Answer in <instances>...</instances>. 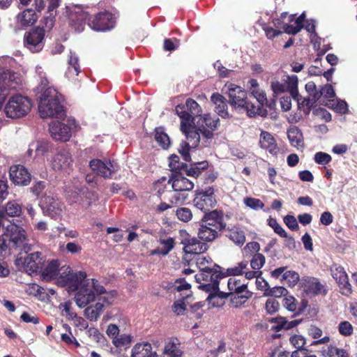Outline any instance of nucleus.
Instances as JSON below:
<instances>
[{
    "mask_svg": "<svg viewBox=\"0 0 357 357\" xmlns=\"http://www.w3.org/2000/svg\"><path fill=\"white\" fill-rule=\"evenodd\" d=\"M60 264L58 260H52L43 268L41 278L45 281H50L52 280H56L57 282V278L59 275L60 271Z\"/></svg>",
    "mask_w": 357,
    "mask_h": 357,
    "instance_id": "obj_26",
    "label": "nucleus"
},
{
    "mask_svg": "<svg viewBox=\"0 0 357 357\" xmlns=\"http://www.w3.org/2000/svg\"><path fill=\"white\" fill-rule=\"evenodd\" d=\"M68 68L66 72V76L68 79L72 78L73 76L78 75L80 72V66L79 63V57L77 54L70 51L68 59Z\"/></svg>",
    "mask_w": 357,
    "mask_h": 357,
    "instance_id": "obj_31",
    "label": "nucleus"
},
{
    "mask_svg": "<svg viewBox=\"0 0 357 357\" xmlns=\"http://www.w3.org/2000/svg\"><path fill=\"white\" fill-rule=\"evenodd\" d=\"M179 342L176 338H172L165 344V354L170 357H181L182 351L179 349Z\"/></svg>",
    "mask_w": 357,
    "mask_h": 357,
    "instance_id": "obj_37",
    "label": "nucleus"
},
{
    "mask_svg": "<svg viewBox=\"0 0 357 357\" xmlns=\"http://www.w3.org/2000/svg\"><path fill=\"white\" fill-rule=\"evenodd\" d=\"M188 299H185V297H183L182 299L174 302L173 310L176 314L181 315L184 313L187 307L186 303H188Z\"/></svg>",
    "mask_w": 357,
    "mask_h": 357,
    "instance_id": "obj_59",
    "label": "nucleus"
},
{
    "mask_svg": "<svg viewBox=\"0 0 357 357\" xmlns=\"http://www.w3.org/2000/svg\"><path fill=\"white\" fill-rule=\"evenodd\" d=\"M181 243L183 245V251L185 254L199 255L207 250L208 246L195 237L185 238L182 240Z\"/></svg>",
    "mask_w": 357,
    "mask_h": 357,
    "instance_id": "obj_22",
    "label": "nucleus"
},
{
    "mask_svg": "<svg viewBox=\"0 0 357 357\" xmlns=\"http://www.w3.org/2000/svg\"><path fill=\"white\" fill-rule=\"evenodd\" d=\"M62 96L54 88L47 87L42 93L38 102V111L42 118H60L64 115L61 105Z\"/></svg>",
    "mask_w": 357,
    "mask_h": 357,
    "instance_id": "obj_5",
    "label": "nucleus"
},
{
    "mask_svg": "<svg viewBox=\"0 0 357 357\" xmlns=\"http://www.w3.org/2000/svg\"><path fill=\"white\" fill-rule=\"evenodd\" d=\"M227 287L229 290V294H232L233 293L244 291L247 289V285L245 284H241L239 280H236L235 278H230L227 281Z\"/></svg>",
    "mask_w": 357,
    "mask_h": 357,
    "instance_id": "obj_48",
    "label": "nucleus"
},
{
    "mask_svg": "<svg viewBox=\"0 0 357 357\" xmlns=\"http://www.w3.org/2000/svg\"><path fill=\"white\" fill-rule=\"evenodd\" d=\"M208 164L206 160L194 162L191 164L189 168H185L186 174L197 178L201 174L202 172L208 167Z\"/></svg>",
    "mask_w": 357,
    "mask_h": 357,
    "instance_id": "obj_38",
    "label": "nucleus"
},
{
    "mask_svg": "<svg viewBox=\"0 0 357 357\" xmlns=\"http://www.w3.org/2000/svg\"><path fill=\"white\" fill-rule=\"evenodd\" d=\"M89 167L93 172L104 178H112L119 169L116 162L108 160L93 159L89 162Z\"/></svg>",
    "mask_w": 357,
    "mask_h": 357,
    "instance_id": "obj_16",
    "label": "nucleus"
},
{
    "mask_svg": "<svg viewBox=\"0 0 357 357\" xmlns=\"http://www.w3.org/2000/svg\"><path fill=\"white\" fill-rule=\"evenodd\" d=\"M131 357H158L157 353L152 351L149 342L136 344L132 349Z\"/></svg>",
    "mask_w": 357,
    "mask_h": 357,
    "instance_id": "obj_29",
    "label": "nucleus"
},
{
    "mask_svg": "<svg viewBox=\"0 0 357 357\" xmlns=\"http://www.w3.org/2000/svg\"><path fill=\"white\" fill-rule=\"evenodd\" d=\"M31 146L35 148L37 155H43L51 151L52 149V144L47 141H38L36 143H32Z\"/></svg>",
    "mask_w": 357,
    "mask_h": 357,
    "instance_id": "obj_43",
    "label": "nucleus"
},
{
    "mask_svg": "<svg viewBox=\"0 0 357 357\" xmlns=\"http://www.w3.org/2000/svg\"><path fill=\"white\" fill-rule=\"evenodd\" d=\"M104 304L97 302L84 310V316L91 321H96L102 313Z\"/></svg>",
    "mask_w": 357,
    "mask_h": 357,
    "instance_id": "obj_33",
    "label": "nucleus"
},
{
    "mask_svg": "<svg viewBox=\"0 0 357 357\" xmlns=\"http://www.w3.org/2000/svg\"><path fill=\"white\" fill-rule=\"evenodd\" d=\"M10 180L18 185H27L31 179V174L20 165L12 166L10 169Z\"/></svg>",
    "mask_w": 357,
    "mask_h": 357,
    "instance_id": "obj_21",
    "label": "nucleus"
},
{
    "mask_svg": "<svg viewBox=\"0 0 357 357\" xmlns=\"http://www.w3.org/2000/svg\"><path fill=\"white\" fill-rule=\"evenodd\" d=\"M268 225L273 228L274 231L280 236H286L285 230L279 225L275 218H269L267 220Z\"/></svg>",
    "mask_w": 357,
    "mask_h": 357,
    "instance_id": "obj_63",
    "label": "nucleus"
},
{
    "mask_svg": "<svg viewBox=\"0 0 357 357\" xmlns=\"http://www.w3.org/2000/svg\"><path fill=\"white\" fill-rule=\"evenodd\" d=\"M50 132L55 140L67 142L72 135V128L60 121H52L50 124Z\"/></svg>",
    "mask_w": 357,
    "mask_h": 357,
    "instance_id": "obj_19",
    "label": "nucleus"
},
{
    "mask_svg": "<svg viewBox=\"0 0 357 357\" xmlns=\"http://www.w3.org/2000/svg\"><path fill=\"white\" fill-rule=\"evenodd\" d=\"M331 275L333 279L339 284L341 281L346 279V277L348 276L344 268L337 264H333L331 267Z\"/></svg>",
    "mask_w": 357,
    "mask_h": 357,
    "instance_id": "obj_46",
    "label": "nucleus"
},
{
    "mask_svg": "<svg viewBox=\"0 0 357 357\" xmlns=\"http://www.w3.org/2000/svg\"><path fill=\"white\" fill-rule=\"evenodd\" d=\"M219 232L202 222L198 230V237L203 241L211 242L218 237Z\"/></svg>",
    "mask_w": 357,
    "mask_h": 357,
    "instance_id": "obj_32",
    "label": "nucleus"
},
{
    "mask_svg": "<svg viewBox=\"0 0 357 357\" xmlns=\"http://www.w3.org/2000/svg\"><path fill=\"white\" fill-rule=\"evenodd\" d=\"M75 301L79 307H84L95 301L98 295L106 292L105 287L96 279H85L76 289Z\"/></svg>",
    "mask_w": 357,
    "mask_h": 357,
    "instance_id": "obj_6",
    "label": "nucleus"
},
{
    "mask_svg": "<svg viewBox=\"0 0 357 357\" xmlns=\"http://www.w3.org/2000/svg\"><path fill=\"white\" fill-rule=\"evenodd\" d=\"M214 189L208 187L205 190H196L193 199L194 206L199 210L206 213L216 205Z\"/></svg>",
    "mask_w": 357,
    "mask_h": 357,
    "instance_id": "obj_14",
    "label": "nucleus"
},
{
    "mask_svg": "<svg viewBox=\"0 0 357 357\" xmlns=\"http://www.w3.org/2000/svg\"><path fill=\"white\" fill-rule=\"evenodd\" d=\"M206 293L208 296L206 298L208 303L213 307H221L225 303V299L229 296L228 293L220 291L217 284L212 286H206Z\"/></svg>",
    "mask_w": 357,
    "mask_h": 357,
    "instance_id": "obj_24",
    "label": "nucleus"
},
{
    "mask_svg": "<svg viewBox=\"0 0 357 357\" xmlns=\"http://www.w3.org/2000/svg\"><path fill=\"white\" fill-rule=\"evenodd\" d=\"M171 184L174 193L170 192L168 197L169 202L172 204H183L188 198L186 192L191 191L195 183L189 178L181 174H172L167 181Z\"/></svg>",
    "mask_w": 357,
    "mask_h": 357,
    "instance_id": "obj_7",
    "label": "nucleus"
},
{
    "mask_svg": "<svg viewBox=\"0 0 357 357\" xmlns=\"http://www.w3.org/2000/svg\"><path fill=\"white\" fill-rule=\"evenodd\" d=\"M247 261H241L238 264L237 266L227 268L226 272L227 275L233 276L241 275L244 269L247 267Z\"/></svg>",
    "mask_w": 357,
    "mask_h": 357,
    "instance_id": "obj_57",
    "label": "nucleus"
},
{
    "mask_svg": "<svg viewBox=\"0 0 357 357\" xmlns=\"http://www.w3.org/2000/svg\"><path fill=\"white\" fill-rule=\"evenodd\" d=\"M265 264V257L260 253L254 255L251 261L250 266L253 270H259Z\"/></svg>",
    "mask_w": 357,
    "mask_h": 357,
    "instance_id": "obj_55",
    "label": "nucleus"
},
{
    "mask_svg": "<svg viewBox=\"0 0 357 357\" xmlns=\"http://www.w3.org/2000/svg\"><path fill=\"white\" fill-rule=\"evenodd\" d=\"M32 107L31 100L21 94H14L8 98L3 112L8 118L16 119L25 116Z\"/></svg>",
    "mask_w": 357,
    "mask_h": 357,
    "instance_id": "obj_8",
    "label": "nucleus"
},
{
    "mask_svg": "<svg viewBox=\"0 0 357 357\" xmlns=\"http://www.w3.org/2000/svg\"><path fill=\"white\" fill-rule=\"evenodd\" d=\"M314 160L318 165H326L331 162L332 158L328 153L319 151L314 154Z\"/></svg>",
    "mask_w": 357,
    "mask_h": 357,
    "instance_id": "obj_53",
    "label": "nucleus"
},
{
    "mask_svg": "<svg viewBox=\"0 0 357 357\" xmlns=\"http://www.w3.org/2000/svg\"><path fill=\"white\" fill-rule=\"evenodd\" d=\"M133 337L128 334H122L112 340V342L116 347H129L132 341Z\"/></svg>",
    "mask_w": 357,
    "mask_h": 357,
    "instance_id": "obj_49",
    "label": "nucleus"
},
{
    "mask_svg": "<svg viewBox=\"0 0 357 357\" xmlns=\"http://www.w3.org/2000/svg\"><path fill=\"white\" fill-rule=\"evenodd\" d=\"M243 202L246 206L253 210L263 208L264 206V204L259 199L246 197L244 199Z\"/></svg>",
    "mask_w": 357,
    "mask_h": 357,
    "instance_id": "obj_56",
    "label": "nucleus"
},
{
    "mask_svg": "<svg viewBox=\"0 0 357 357\" xmlns=\"http://www.w3.org/2000/svg\"><path fill=\"white\" fill-rule=\"evenodd\" d=\"M160 243L161 246L152 250V255H167L174 248V241L172 238H167L166 239H160Z\"/></svg>",
    "mask_w": 357,
    "mask_h": 357,
    "instance_id": "obj_36",
    "label": "nucleus"
},
{
    "mask_svg": "<svg viewBox=\"0 0 357 357\" xmlns=\"http://www.w3.org/2000/svg\"><path fill=\"white\" fill-rule=\"evenodd\" d=\"M220 266L213 264V268L201 271L199 273L195 275V280L199 284V288L206 292V286H212L217 284L219 287V280L222 278L219 271Z\"/></svg>",
    "mask_w": 357,
    "mask_h": 357,
    "instance_id": "obj_15",
    "label": "nucleus"
},
{
    "mask_svg": "<svg viewBox=\"0 0 357 357\" xmlns=\"http://www.w3.org/2000/svg\"><path fill=\"white\" fill-rule=\"evenodd\" d=\"M271 323L274 324L272 326V330L275 331H280L282 329L289 330L301 323V320H292L287 321L284 317H278L275 318H272L269 320Z\"/></svg>",
    "mask_w": 357,
    "mask_h": 357,
    "instance_id": "obj_30",
    "label": "nucleus"
},
{
    "mask_svg": "<svg viewBox=\"0 0 357 357\" xmlns=\"http://www.w3.org/2000/svg\"><path fill=\"white\" fill-rule=\"evenodd\" d=\"M73 160L68 150H62L56 153L51 160L52 169L56 172L69 174L73 169Z\"/></svg>",
    "mask_w": 357,
    "mask_h": 357,
    "instance_id": "obj_18",
    "label": "nucleus"
},
{
    "mask_svg": "<svg viewBox=\"0 0 357 357\" xmlns=\"http://www.w3.org/2000/svg\"><path fill=\"white\" fill-rule=\"evenodd\" d=\"M284 82L287 91L289 92L293 98H296L298 96V77L295 75H288Z\"/></svg>",
    "mask_w": 357,
    "mask_h": 357,
    "instance_id": "obj_39",
    "label": "nucleus"
},
{
    "mask_svg": "<svg viewBox=\"0 0 357 357\" xmlns=\"http://www.w3.org/2000/svg\"><path fill=\"white\" fill-rule=\"evenodd\" d=\"M45 261L40 252H33L26 256L18 257L15 264L29 275L41 271Z\"/></svg>",
    "mask_w": 357,
    "mask_h": 357,
    "instance_id": "obj_10",
    "label": "nucleus"
},
{
    "mask_svg": "<svg viewBox=\"0 0 357 357\" xmlns=\"http://www.w3.org/2000/svg\"><path fill=\"white\" fill-rule=\"evenodd\" d=\"M306 287L310 293H312L314 294H319L322 292L325 293L324 286L314 278H310L307 280Z\"/></svg>",
    "mask_w": 357,
    "mask_h": 357,
    "instance_id": "obj_45",
    "label": "nucleus"
},
{
    "mask_svg": "<svg viewBox=\"0 0 357 357\" xmlns=\"http://www.w3.org/2000/svg\"><path fill=\"white\" fill-rule=\"evenodd\" d=\"M22 212V205L15 200L10 201L3 207L0 208V229L4 227L5 215L10 217H19Z\"/></svg>",
    "mask_w": 357,
    "mask_h": 357,
    "instance_id": "obj_25",
    "label": "nucleus"
},
{
    "mask_svg": "<svg viewBox=\"0 0 357 357\" xmlns=\"http://www.w3.org/2000/svg\"><path fill=\"white\" fill-rule=\"evenodd\" d=\"M197 265L199 267L200 271L212 268V260L208 257H199L197 259Z\"/></svg>",
    "mask_w": 357,
    "mask_h": 357,
    "instance_id": "obj_62",
    "label": "nucleus"
},
{
    "mask_svg": "<svg viewBox=\"0 0 357 357\" xmlns=\"http://www.w3.org/2000/svg\"><path fill=\"white\" fill-rule=\"evenodd\" d=\"M3 234L0 236V255L8 250H17L24 251L26 254L31 250V246L26 243V233L23 228L20 226L10 223L4 229Z\"/></svg>",
    "mask_w": 357,
    "mask_h": 357,
    "instance_id": "obj_4",
    "label": "nucleus"
},
{
    "mask_svg": "<svg viewBox=\"0 0 357 357\" xmlns=\"http://www.w3.org/2000/svg\"><path fill=\"white\" fill-rule=\"evenodd\" d=\"M45 33L43 28L35 27L24 35V46L32 53L40 52L45 46Z\"/></svg>",
    "mask_w": 357,
    "mask_h": 357,
    "instance_id": "obj_11",
    "label": "nucleus"
},
{
    "mask_svg": "<svg viewBox=\"0 0 357 357\" xmlns=\"http://www.w3.org/2000/svg\"><path fill=\"white\" fill-rule=\"evenodd\" d=\"M37 19L36 12L31 8L24 10L17 15V21L22 26H31L36 22Z\"/></svg>",
    "mask_w": 357,
    "mask_h": 357,
    "instance_id": "obj_34",
    "label": "nucleus"
},
{
    "mask_svg": "<svg viewBox=\"0 0 357 357\" xmlns=\"http://www.w3.org/2000/svg\"><path fill=\"white\" fill-rule=\"evenodd\" d=\"M271 87L275 96H278L287 91L286 84L278 80L272 81Z\"/></svg>",
    "mask_w": 357,
    "mask_h": 357,
    "instance_id": "obj_64",
    "label": "nucleus"
},
{
    "mask_svg": "<svg viewBox=\"0 0 357 357\" xmlns=\"http://www.w3.org/2000/svg\"><path fill=\"white\" fill-rule=\"evenodd\" d=\"M218 118L215 116L213 117L210 114H206L204 116H200L198 120V128L194 126L193 128L199 133L200 138L202 135L203 138L210 139L213 137V131L218 128Z\"/></svg>",
    "mask_w": 357,
    "mask_h": 357,
    "instance_id": "obj_17",
    "label": "nucleus"
},
{
    "mask_svg": "<svg viewBox=\"0 0 357 357\" xmlns=\"http://www.w3.org/2000/svg\"><path fill=\"white\" fill-rule=\"evenodd\" d=\"M223 90L229 96L230 105L239 113L245 112L250 117L259 115L266 116L267 110L256 107L247 100V93L240 86L233 83H227Z\"/></svg>",
    "mask_w": 357,
    "mask_h": 357,
    "instance_id": "obj_3",
    "label": "nucleus"
},
{
    "mask_svg": "<svg viewBox=\"0 0 357 357\" xmlns=\"http://www.w3.org/2000/svg\"><path fill=\"white\" fill-rule=\"evenodd\" d=\"M202 222L218 231H221L226 227L223 213L217 210L205 213L202 218Z\"/></svg>",
    "mask_w": 357,
    "mask_h": 357,
    "instance_id": "obj_20",
    "label": "nucleus"
},
{
    "mask_svg": "<svg viewBox=\"0 0 357 357\" xmlns=\"http://www.w3.org/2000/svg\"><path fill=\"white\" fill-rule=\"evenodd\" d=\"M297 100L298 106L299 109L303 108L304 112L306 114L310 113L311 109L314 107V103L310 98V97L307 98H301L299 96L296 98H294Z\"/></svg>",
    "mask_w": 357,
    "mask_h": 357,
    "instance_id": "obj_50",
    "label": "nucleus"
},
{
    "mask_svg": "<svg viewBox=\"0 0 357 357\" xmlns=\"http://www.w3.org/2000/svg\"><path fill=\"white\" fill-rule=\"evenodd\" d=\"M251 296L252 293L248 289H245L244 291H239L234 293V294H232L231 301L235 307H238L244 304Z\"/></svg>",
    "mask_w": 357,
    "mask_h": 357,
    "instance_id": "obj_41",
    "label": "nucleus"
},
{
    "mask_svg": "<svg viewBox=\"0 0 357 357\" xmlns=\"http://www.w3.org/2000/svg\"><path fill=\"white\" fill-rule=\"evenodd\" d=\"M169 167L172 171H178L187 168V165L185 163H181L178 157L176 155H172L169 158Z\"/></svg>",
    "mask_w": 357,
    "mask_h": 357,
    "instance_id": "obj_61",
    "label": "nucleus"
},
{
    "mask_svg": "<svg viewBox=\"0 0 357 357\" xmlns=\"http://www.w3.org/2000/svg\"><path fill=\"white\" fill-rule=\"evenodd\" d=\"M176 215L179 220L184 222H188L192 218L191 210L186 207L178 208L176 211Z\"/></svg>",
    "mask_w": 357,
    "mask_h": 357,
    "instance_id": "obj_51",
    "label": "nucleus"
},
{
    "mask_svg": "<svg viewBox=\"0 0 357 357\" xmlns=\"http://www.w3.org/2000/svg\"><path fill=\"white\" fill-rule=\"evenodd\" d=\"M47 14L48 15L45 16L41 22V24L43 26L42 28L44 29L45 32L46 31H50L54 25V18L56 16L55 13H50Z\"/></svg>",
    "mask_w": 357,
    "mask_h": 357,
    "instance_id": "obj_60",
    "label": "nucleus"
},
{
    "mask_svg": "<svg viewBox=\"0 0 357 357\" xmlns=\"http://www.w3.org/2000/svg\"><path fill=\"white\" fill-rule=\"evenodd\" d=\"M327 354L329 357H349V354L345 349L333 345H330L328 347Z\"/></svg>",
    "mask_w": 357,
    "mask_h": 357,
    "instance_id": "obj_54",
    "label": "nucleus"
},
{
    "mask_svg": "<svg viewBox=\"0 0 357 357\" xmlns=\"http://www.w3.org/2000/svg\"><path fill=\"white\" fill-rule=\"evenodd\" d=\"M211 100L215 105V112L222 118L229 117L227 101L226 98L218 93H214L211 97Z\"/></svg>",
    "mask_w": 357,
    "mask_h": 357,
    "instance_id": "obj_27",
    "label": "nucleus"
},
{
    "mask_svg": "<svg viewBox=\"0 0 357 357\" xmlns=\"http://www.w3.org/2000/svg\"><path fill=\"white\" fill-rule=\"evenodd\" d=\"M259 146L262 149L266 150L272 155L276 156L280 152V148L273 135L262 130L259 135Z\"/></svg>",
    "mask_w": 357,
    "mask_h": 357,
    "instance_id": "obj_23",
    "label": "nucleus"
},
{
    "mask_svg": "<svg viewBox=\"0 0 357 357\" xmlns=\"http://www.w3.org/2000/svg\"><path fill=\"white\" fill-rule=\"evenodd\" d=\"M287 137L291 146L300 147L303 146V135L296 127H291L287 130Z\"/></svg>",
    "mask_w": 357,
    "mask_h": 357,
    "instance_id": "obj_35",
    "label": "nucleus"
},
{
    "mask_svg": "<svg viewBox=\"0 0 357 357\" xmlns=\"http://www.w3.org/2000/svg\"><path fill=\"white\" fill-rule=\"evenodd\" d=\"M61 17L64 18L72 30L82 32L85 26L96 31H107L113 29L116 24L115 16L109 12H100L93 17L79 5H69L63 9Z\"/></svg>",
    "mask_w": 357,
    "mask_h": 357,
    "instance_id": "obj_1",
    "label": "nucleus"
},
{
    "mask_svg": "<svg viewBox=\"0 0 357 357\" xmlns=\"http://www.w3.org/2000/svg\"><path fill=\"white\" fill-rule=\"evenodd\" d=\"M306 31L310 33V40L312 43H314V45L317 43H319L318 41L320 38L318 37L317 33H316V21L314 20H307L305 22V24L304 26Z\"/></svg>",
    "mask_w": 357,
    "mask_h": 357,
    "instance_id": "obj_47",
    "label": "nucleus"
},
{
    "mask_svg": "<svg viewBox=\"0 0 357 357\" xmlns=\"http://www.w3.org/2000/svg\"><path fill=\"white\" fill-rule=\"evenodd\" d=\"M86 278L85 272L73 271L69 266H62L56 284L61 287H66L69 291H75Z\"/></svg>",
    "mask_w": 357,
    "mask_h": 357,
    "instance_id": "obj_9",
    "label": "nucleus"
},
{
    "mask_svg": "<svg viewBox=\"0 0 357 357\" xmlns=\"http://www.w3.org/2000/svg\"><path fill=\"white\" fill-rule=\"evenodd\" d=\"M174 288L178 292L185 291L183 297L189 299L191 297L190 284L185 282L184 279H178L175 281Z\"/></svg>",
    "mask_w": 357,
    "mask_h": 357,
    "instance_id": "obj_44",
    "label": "nucleus"
},
{
    "mask_svg": "<svg viewBox=\"0 0 357 357\" xmlns=\"http://www.w3.org/2000/svg\"><path fill=\"white\" fill-rule=\"evenodd\" d=\"M40 205L45 215L55 220L62 218L64 206L57 198L45 195L41 198Z\"/></svg>",
    "mask_w": 357,
    "mask_h": 357,
    "instance_id": "obj_12",
    "label": "nucleus"
},
{
    "mask_svg": "<svg viewBox=\"0 0 357 357\" xmlns=\"http://www.w3.org/2000/svg\"><path fill=\"white\" fill-rule=\"evenodd\" d=\"M20 82L18 75L0 66V109L8 96L6 89H16Z\"/></svg>",
    "mask_w": 357,
    "mask_h": 357,
    "instance_id": "obj_13",
    "label": "nucleus"
},
{
    "mask_svg": "<svg viewBox=\"0 0 357 357\" xmlns=\"http://www.w3.org/2000/svg\"><path fill=\"white\" fill-rule=\"evenodd\" d=\"M155 139L158 144L164 149L169 148L170 139L165 129L162 127L156 128L155 130Z\"/></svg>",
    "mask_w": 357,
    "mask_h": 357,
    "instance_id": "obj_40",
    "label": "nucleus"
},
{
    "mask_svg": "<svg viewBox=\"0 0 357 357\" xmlns=\"http://www.w3.org/2000/svg\"><path fill=\"white\" fill-rule=\"evenodd\" d=\"M175 111L181 120V130L187 140L181 143L178 151L183 160L189 162L191 160L190 150L196 148L200 142L199 133L193 128L194 116H201L202 110L195 100L188 98L186 100L185 105H178Z\"/></svg>",
    "mask_w": 357,
    "mask_h": 357,
    "instance_id": "obj_2",
    "label": "nucleus"
},
{
    "mask_svg": "<svg viewBox=\"0 0 357 357\" xmlns=\"http://www.w3.org/2000/svg\"><path fill=\"white\" fill-rule=\"evenodd\" d=\"M227 236L234 243L238 245H242L245 241V236L244 231L240 228L234 227L229 231Z\"/></svg>",
    "mask_w": 357,
    "mask_h": 357,
    "instance_id": "obj_42",
    "label": "nucleus"
},
{
    "mask_svg": "<svg viewBox=\"0 0 357 357\" xmlns=\"http://www.w3.org/2000/svg\"><path fill=\"white\" fill-rule=\"evenodd\" d=\"M249 91L252 96L256 98L259 105L257 107L264 109L263 107L267 103V98L264 90L259 88V83L257 79H250L248 82Z\"/></svg>",
    "mask_w": 357,
    "mask_h": 357,
    "instance_id": "obj_28",
    "label": "nucleus"
},
{
    "mask_svg": "<svg viewBox=\"0 0 357 357\" xmlns=\"http://www.w3.org/2000/svg\"><path fill=\"white\" fill-rule=\"evenodd\" d=\"M282 280H285L290 287H294L299 280V275L294 271H287L282 275Z\"/></svg>",
    "mask_w": 357,
    "mask_h": 357,
    "instance_id": "obj_52",
    "label": "nucleus"
},
{
    "mask_svg": "<svg viewBox=\"0 0 357 357\" xmlns=\"http://www.w3.org/2000/svg\"><path fill=\"white\" fill-rule=\"evenodd\" d=\"M338 331L343 336H350L354 331V328L347 321H341L338 325Z\"/></svg>",
    "mask_w": 357,
    "mask_h": 357,
    "instance_id": "obj_58",
    "label": "nucleus"
}]
</instances>
